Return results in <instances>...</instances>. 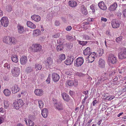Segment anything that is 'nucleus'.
Listing matches in <instances>:
<instances>
[{"label":"nucleus","instance_id":"37","mask_svg":"<svg viewBox=\"0 0 126 126\" xmlns=\"http://www.w3.org/2000/svg\"><path fill=\"white\" fill-rule=\"evenodd\" d=\"M39 106L40 108L41 109L44 107V104L43 101L41 100H39L38 101Z\"/></svg>","mask_w":126,"mask_h":126},{"label":"nucleus","instance_id":"2","mask_svg":"<svg viewBox=\"0 0 126 126\" xmlns=\"http://www.w3.org/2000/svg\"><path fill=\"white\" fill-rule=\"evenodd\" d=\"M96 57V54L95 52L91 53L86 58V61L88 63H92L94 60L95 58Z\"/></svg>","mask_w":126,"mask_h":126},{"label":"nucleus","instance_id":"9","mask_svg":"<svg viewBox=\"0 0 126 126\" xmlns=\"http://www.w3.org/2000/svg\"><path fill=\"white\" fill-rule=\"evenodd\" d=\"M53 63V59L50 57L48 58L47 59V62H46V68H50Z\"/></svg>","mask_w":126,"mask_h":126},{"label":"nucleus","instance_id":"56","mask_svg":"<svg viewBox=\"0 0 126 126\" xmlns=\"http://www.w3.org/2000/svg\"><path fill=\"white\" fill-rule=\"evenodd\" d=\"M123 15L124 17H126V9H125L123 12Z\"/></svg>","mask_w":126,"mask_h":126},{"label":"nucleus","instance_id":"22","mask_svg":"<svg viewBox=\"0 0 126 126\" xmlns=\"http://www.w3.org/2000/svg\"><path fill=\"white\" fill-rule=\"evenodd\" d=\"M91 49L90 48H86L83 51V53L84 55H87L91 54Z\"/></svg>","mask_w":126,"mask_h":126},{"label":"nucleus","instance_id":"44","mask_svg":"<svg viewBox=\"0 0 126 126\" xmlns=\"http://www.w3.org/2000/svg\"><path fill=\"white\" fill-rule=\"evenodd\" d=\"M65 74L67 75L70 76L72 75V73L71 71L68 70L65 72Z\"/></svg>","mask_w":126,"mask_h":126},{"label":"nucleus","instance_id":"43","mask_svg":"<svg viewBox=\"0 0 126 126\" xmlns=\"http://www.w3.org/2000/svg\"><path fill=\"white\" fill-rule=\"evenodd\" d=\"M34 33L37 35H39L40 33V31L38 29H36L34 30L33 32Z\"/></svg>","mask_w":126,"mask_h":126},{"label":"nucleus","instance_id":"39","mask_svg":"<svg viewBox=\"0 0 126 126\" xmlns=\"http://www.w3.org/2000/svg\"><path fill=\"white\" fill-rule=\"evenodd\" d=\"M35 67L36 70H40L42 68V66L38 64H36L35 65Z\"/></svg>","mask_w":126,"mask_h":126},{"label":"nucleus","instance_id":"30","mask_svg":"<svg viewBox=\"0 0 126 126\" xmlns=\"http://www.w3.org/2000/svg\"><path fill=\"white\" fill-rule=\"evenodd\" d=\"M69 4L70 6L72 7H74L76 6L77 5V3L74 0L69 1Z\"/></svg>","mask_w":126,"mask_h":126},{"label":"nucleus","instance_id":"62","mask_svg":"<svg viewBox=\"0 0 126 126\" xmlns=\"http://www.w3.org/2000/svg\"><path fill=\"white\" fill-rule=\"evenodd\" d=\"M55 24L56 25L59 26L60 24V23L59 21H56L55 22Z\"/></svg>","mask_w":126,"mask_h":126},{"label":"nucleus","instance_id":"63","mask_svg":"<svg viewBox=\"0 0 126 126\" xmlns=\"http://www.w3.org/2000/svg\"><path fill=\"white\" fill-rule=\"evenodd\" d=\"M73 38L72 36H67V38L68 40H69L72 39Z\"/></svg>","mask_w":126,"mask_h":126},{"label":"nucleus","instance_id":"1","mask_svg":"<svg viewBox=\"0 0 126 126\" xmlns=\"http://www.w3.org/2000/svg\"><path fill=\"white\" fill-rule=\"evenodd\" d=\"M11 73L13 76L17 77L20 74V69L18 67H14L11 69Z\"/></svg>","mask_w":126,"mask_h":126},{"label":"nucleus","instance_id":"36","mask_svg":"<svg viewBox=\"0 0 126 126\" xmlns=\"http://www.w3.org/2000/svg\"><path fill=\"white\" fill-rule=\"evenodd\" d=\"M16 103H17V102L16 101H14L13 104V106L15 109H16V110H18L20 107L17 103L16 104Z\"/></svg>","mask_w":126,"mask_h":126},{"label":"nucleus","instance_id":"31","mask_svg":"<svg viewBox=\"0 0 126 126\" xmlns=\"http://www.w3.org/2000/svg\"><path fill=\"white\" fill-rule=\"evenodd\" d=\"M97 51V53H98L99 54V56H101L104 52V50L103 49L100 48H98Z\"/></svg>","mask_w":126,"mask_h":126},{"label":"nucleus","instance_id":"58","mask_svg":"<svg viewBox=\"0 0 126 126\" xmlns=\"http://www.w3.org/2000/svg\"><path fill=\"white\" fill-rule=\"evenodd\" d=\"M77 75L79 76H82L83 75L82 74V73H81L79 72L77 73Z\"/></svg>","mask_w":126,"mask_h":126},{"label":"nucleus","instance_id":"53","mask_svg":"<svg viewBox=\"0 0 126 126\" xmlns=\"http://www.w3.org/2000/svg\"><path fill=\"white\" fill-rule=\"evenodd\" d=\"M34 47H42L41 46L40 44H35L34 45Z\"/></svg>","mask_w":126,"mask_h":126},{"label":"nucleus","instance_id":"33","mask_svg":"<svg viewBox=\"0 0 126 126\" xmlns=\"http://www.w3.org/2000/svg\"><path fill=\"white\" fill-rule=\"evenodd\" d=\"M10 37H5L3 38V42H5L6 44H9V41L10 40Z\"/></svg>","mask_w":126,"mask_h":126},{"label":"nucleus","instance_id":"60","mask_svg":"<svg viewBox=\"0 0 126 126\" xmlns=\"http://www.w3.org/2000/svg\"><path fill=\"white\" fill-rule=\"evenodd\" d=\"M84 37L85 39L87 40H89L90 38L88 36L86 35H85Z\"/></svg>","mask_w":126,"mask_h":126},{"label":"nucleus","instance_id":"51","mask_svg":"<svg viewBox=\"0 0 126 126\" xmlns=\"http://www.w3.org/2000/svg\"><path fill=\"white\" fill-rule=\"evenodd\" d=\"M59 42H60V44L59 43H58L57 44V47L58 46L60 47H62V45L63 43H62V41H61L60 40H59Z\"/></svg>","mask_w":126,"mask_h":126},{"label":"nucleus","instance_id":"48","mask_svg":"<svg viewBox=\"0 0 126 126\" xmlns=\"http://www.w3.org/2000/svg\"><path fill=\"white\" fill-rule=\"evenodd\" d=\"M101 106L102 107L101 110L102 111H104L107 108V106L104 105H100V106Z\"/></svg>","mask_w":126,"mask_h":126},{"label":"nucleus","instance_id":"15","mask_svg":"<svg viewBox=\"0 0 126 126\" xmlns=\"http://www.w3.org/2000/svg\"><path fill=\"white\" fill-rule=\"evenodd\" d=\"M20 89L18 87V86L17 85H15L12 87V90L13 93H15L19 92Z\"/></svg>","mask_w":126,"mask_h":126},{"label":"nucleus","instance_id":"16","mask_svg":"<svg viewBox=\"0 0 126 126\" xmlns=\"http://www.w3.org/2000/svg\"><path fill=\"white\" fill-rule=\"evenodd\" d=\"M43 91L42 89H37L35 90L34 93L37 95L41 96L43 95Z\"/></svg>","mask_w":126,"mask_h":126},{"label":"nucleus","instance_id":"34","mask_svg":"<svg viewBox=\"0 0 126 126\" xmlns=\"http://www.w3.org/2000/svg\"><path fill=\"white\" fill-rule=\"evenodd\" d=\"M4 107L5 109H7L8 107L10 105L9 101L7 100H5L4 102Z\"/></svg>","mask_w":126,"mask_h":126},{"label":"nucleus","instance_id":"24","mask_svg":"<svg viewBox=\"0 0 126 126\" xmlns=\"http://www.w3.org/2000/svg\"><path fill=\"white\" fill-rule=\"evenodd\" d=\"M17 43V41L14 38L10 37L9 44L11 45L12 44H15Z\"/></svg>","mask_w":126,"mask_h":126},{"label":"nucleus","instance_id":"14","mask_svg":"<svg viewBox=\"0 0 126 126\" xmlns=\"http://www.w3.org/2000/svg\"><path fill=\"white\" fill-rule=\"evenodd\" d=\"M98 5L100 8L103 10H105L107 9V7L103 1L100 2Z\"/></svg>","mask_w":126,"mask_h":126},{"label":"nucleus","instance_id":"28","mask_svg":"<svg viewBox=\"0 0 126 126\" xmlns=\"http://www.w3.org/2000/svg\"><path fill=\"white\" fill-rule=\"evenodd\" d=\"M4 94L6 96H9L11 94V91L7 89H5L3 91Z\"/></svg>","mask_w":126,"mask_h":126},{"label":"nucleus","instance_id":"20","mask_svg":"<svg viewBox=\"0 0 126 126\" xmlns=\"http://www.w3.org/2000/svg\"><path fill=\"white\" fill-rule=\"evenodd\" d=\"M27 58L26 56H22L20 59V62L21 64L24 65L27 62Z\"/></svg>","mask_w":126,"mask_h":126},{"label":"nucleus","instance_id":"27","mask_svg":"<svg viewBox=\"0 0 126 126\" xmlns=\"http://www.w3.org/2000/svg\"><path fill=\"white\" fill-rule=\"evenodd\" d=\"M59 60H58V62H61L62 61L64 60L65 59V56L63 54L60 55L59 57Z\"/></svg>","mask_w":126,"mask_h":126},{"label":"nucleus","instance_id":"35","mask_svg":"<svg viewBox=\"0 0 126 126\" xmlns=\"http://www.w3.org/2000/svg\"><path fill=\"white\" fill-rule=\"evenodd\" d=\"M16 101L17 102V103H16L17 104V103L20 107L23 105L24 103L23 101L21 99H19L17 100V101L16 100Z\"/></svg>","mask_w":126,"mask_h":126},{"label":"nucleus","instance_id":"26","mask_svg":"<svg viewBox=\"0 0 126 126\" xmlns=\"http://www.w3.org/2000/svg\"><path fill=\"white\" fill-rule=\"evenodd\" d=\"M31 18L36 21H39L40 20V16L38 15H33L31 16Z\"/></svg>","mask_w":126,"mask_h":126},{"label":"nucleus","instance_id":"42","mask_svg":"<svg viewBox=\"0 0 126 126\" xmlns=\"http://www.w3.org/2000/svg\"><path fill=\"white\" fill-rule=\"evenodd\" d=\"M114 96H107L105 98V99L107 100H110L114 98Z\"/></svg>","mask_w":126,"mask_h":126},{"label":"nucleus","instance_id":"12","mask_svg":"<svg viewBox=\"0 0 126 126\" xmlns=\"http://www.w3.org/2000/svg\"><path fill=\"white\" fill-rule=\"evenodd\" d=\"M52 78L54 81L56 82L59 80L60 79V76L57 73H54L52 74Z\"/></svg>","mask_w":126,"mask_h":126},{"label":"nucleus","instance_id":"38","mask_svg":"<svg viewBox=\"0 0 126 126\" xmlns=\"http://www.w3.org/2000/svg\"><path fill=\"white\" fill-rule=\"evenodd\" d=\"M73 82L72 80H68L67 81L66 85H68L69 86H72L73 85Z\"/></svg>","mask_w":126,"mask_h":126},{"label":"nucleus","instance_id":"25","mask_svg":"<svg viewBox=\"0 0 126 126\" xmlns=\"http://www.w3.org/2000/svg\"><path fill=\"white\" fill-rule=\"evenodd\" d=\"M12 61L16 63L18 61L17 56L16 54H12L11 57Z\"/></svg>","mask_w":126,"mask_h":126},{"label":"nucleus","instance_id":"54","mask_svg":"<svg viewBox=\"0 0 126 126\" xmlns=\"http://www.w3.org/2000/svg\"><path fill=\"white\" fill-rule=\"evenodd\" d=\"M72 29V27L70 26H67L66 29V30L67 31H70Z\"/></svg>","mask_w":126,"mask_h":126},{"label":"nucleus","instance_id":"45","mask_svg":"<svg viewBox=\"0 0 126 126\" xmlns=\"http://www.w3.org/2000/svg\"><path fill=\"white\" fill-rule=\"evenodd\" d=\"M123 37L121 36H120L117 38L116 39V42H119L120 41H121Z\"/></svg>","mask_w":126,"mask_h":126},{"label":"nucleus","instance_id":"49","mask_svg":"<svg viewBox=\"0 0 126 126\" xmlns=\"http://www.w3.org/2000/svg\"><path fill=\"white\" fill-rule=\"evenodd\" d=\"M60 36V34L58 33L55 35H53L52 36V37L54 38H57L59 37Z\"/></svg>","mask_w":126,"mask_h":126},{"label":"nucleus","instance_id":"21","mask_svg":"<svg viewBox=\"0 0 126 126\" xmlns=\"http://www.w3.org/2000/svg\"><path fill=\"white\" fill-rule=\"evenodd\" d=\"M117 6V4L116 3H114L109 7V10L110 11H114L116 9Z\"/></svg>","mask_w":126,"mask_h":126},{"label":"nucleus","instance_id":"13","mask_svg":"<svg viewBox=\"0 0 126 126\" xmlns=\"http://www.w3.org/2000/svg\"><path fill=\"white\" fill-rule=\"evenodd\" d=\"M73 57H69L65 61V63L67 65H70L73 62Z\"/></svg>","mask_w":126,"mask_h":126},{"label":"nucleus","instance_id":"61","mask_svg":"<svg viewBox=\"0 0 126 126\" xmlns=\"http://www.w3.org/2000/svg\"><path fill=\"white\" fill-rule=\"evenodd\" d=\"M78 85V82L77 81H75L74 82H73V85L75 86H76Z\"/></svg>","mask_w":126,"mask_h":126},{"label":"nucleus","instance_id":"3","mask_svg":"<svg viewBox=\"0 0 126 126\" xmlns=\"http://www.w3.org/2000/svg\"><path fill=\"white\" fill-rule=\"evenodd\" d=\"M84 62V60L82 57H79L74 61V64L76 67L81 66Z\"/></svg>","mask_w":126,"mask_h":126},{"label":"nucleus","instance_id":"40","mask_svg":"<svg viewBox=\"0 0 126 126\" xmlns=\"http://www.w3.org/2000/svg\"><path fill=\"white\" fill-rule=\"evenodd\" d=\"M32 49L33 51L34 52H37L38 51H40L41 50V48H30V49Z\"/></svg>","mask_w":126,"mask_h":126},{"label":"nucleus","instance_id":"52","mask_svg":"<svg viewBox=\"0 0 126 126\" xmlns=\"http://www.w3.org/2000/svg\"><path fill=\"white\" fill-rule=\"evenodd\" d=\"M4 120V117H0V124L3 122Z\"/></svg>","mask_w":126,"mask_h":126},{"label":"nucleus","instance_id":"18","mask_svg":"<svg viewBox=\"0 0 126 126\" xmlns=\"http://www.w3.org/2000/svg\"><path fill=\"white\" fill-rule=\"evenodd\" d=\"M104 73L103 74V76L101 77L100 79L99 80H100L101 82L106 80L107 79L108 77L107 73V72H104Z\"/></svg>","mask_w":126,"mask_h":126},{"label":"nucleus","instance_id":"46","mask_svg":"<svg viewBox=\"0 0 126 126\" xmlns=\"http://www.w3.org/2000/svg\"><path fill=\"white\" fill-rule=\"evenodd\" d=\"M6 9L8 12H11L12 10L11 6L10 5H8L6 7Z\"/></svg>","mask_w":126,"mask_h":126},{"label":"nucleus","instance_id":"7","mask_svg":"<svg viewBox=\"0 0 126 126\" xmlns=\"http://www.w3.org/2000/svg\"><path fill=\"white\" fill-rule=\"evenodd\" d=\"M0 22L1 25L4 27H7L8 24V20L7 18L6 17H2L0 20Z\"/></svg>","mask_w":126,"mask_h":126},{"label":"nucleus","instance_id":"57","mask_svg":"<svg viewBox=\"0 0 126 126\" xmlns=\"http://www.w3.org/2000/svg\"><path fill=\"white\" fill-rule=\"evenodd\" d=\"M101 20L102 21L106 22L107 21V19L106 18H104L103 17H101Z\"/></svg>","mask_w":126,"mask_h":126},{"label":"nucleus","instance_id":"4","mask_svg":"<svg viewBox=\"0 0 126 126\" xmlns=\"http://www.w3.org/2000/svg\"><path fill=\"white\" fill-rule=\"evenodd\" d=\"M98 66L101 68H104L103 70L104 72H107V69L105 68V61L102 59H100L98 61Z\"/></svg>","mask_w":126,"mask_h":126},{"label":"nucleus","instance_id":"55","mask_svg":"<svg viewBox=\"0 0 126 126\" xmlns=\"http://www.w3.org/2000/svg\"><path fill=\"white\" fill-rule=\"evenodd\" d=\"M97 101L96 100H94L92 104L93 106H94L95 104L97 103Z\"/></svg>","mask_w":126,"mask_h":126},{"label":"nucleus","instance_id":"17","mask_svg":"<svg viewBox=\"0 0 126 126\" xmlns=\"http://www.w3.org/2000/svg\"><path fill=\"white\" fill-rule=\"evenodd\" d=\"M25 121L26 124L28 126H32L34 125V123L29 119L25 118Z\"/></svg>","mask_w":126,"mask_h":126},{"label":"nucleus","instance_id":"50","mask_svg":"<svg viewBox=\"0 0 126 126\" xmlns=\"http://www.w3.org/2000/svg\"><path fill=\"white\" fill-rule=\"evenodd\" d=\"M50 75L49 74L48 77L46 81L48 84H49L50 82Z\"/></svg>","mask_w":126,"mask_h":126},{"label":"nucleus","instance_id":"5","mask_svg":"<svg viewBox=\"0 0 126 126\" xmlns=\"http://www.w3.org/2000/svg\"><path fill=\"white\" fill-rule=\"evenodd\" d=\"M116 58L113 55H110L108 57V61L109 63L115 64L117 61Z\"/></svg>","mask_w":126,"mask_h":126},{"label":"nucleus","instance_id":"8","mask_svg":"<svg viewBox=\"0 0 126 126\" xmlns=\"http://www.w3.org/2000/svg\"><path fill=\"white\" fill-rule=\"evenodd\" d=\"M123 51L119 53L118 55L119 58L123 59L126 58V48H123Z\"/></svg>","mask_w":126,"mask_h":126},{"label":"nucleus","instance_id":"41","mask_svg":"<svg viewBox=\"0 0 126 126\" xmlns=\"http://www.w3.org/2000/svg\"><path fill=\"white\" fill-rule=\"evenodd\" d=\"M78 41L79 44L82 46L86 45L87 43V42L86 41H81L79 40H78Z\"/></svg>","mask_w":126,"mask_h":126},{"label":"nucleus","instance_id":"47","mask_svg":"<svg viewBox=\"0 0 126 126\" xmlns=\"http://www.w3.org/2000/svg\"><path fill=\"white\" fill-rule=\"evenodd\" d=\"M33 69L31 67H28L26 69V70L27 72L29 73L31 72L32 71Z\"/></svg>","mask_w":126,"mask_h":126},{"label":"nucleus","instance_id":"59","mask_svg":"<svg viewBox=\"0 0 126 126\" xmlns=\"http://www.w3.org/2000/svg\"><path fill=\"white\" fill-rule=\"evenodd\" d=\"M117 13L118 14L117 15L118 16H119V18H120L121 17V16L122 15V13L121 12L119 11L118 12H117Z\"/></svg>","mask_w":126,"mask_h":126},{"label":"nucleus","instance_id":"64","mask_svg":"<svg viewBox=\"0 0 126 126\" xmlns=\"http://www.w3.org/2000/svg\"><path fill=\"white\" fill-rule=\"evenodd\" d=\"M88 91H84L83 92V94H84L85 95L88 94Z\"/></svg>","mask_w":126,"mask_h":126},{"label":"nucleus","instance_id":"11","mask_svg":"<svg viewBox=\"0 0 126 126\" xmlns=\"http://www.w3.org/2000/svg\"><path fill=\"white\" fill-rule=\"evenodd\" d=\"M61 96L64 100L66 102H68L70 100V98L69 96L65 93H63L61 94Z\"/></svg>","mask_w":126,"mask_h":126},{"label":"nucleus","instance_id":"6","mask_svg":"<svg viewBox=\"0 0 126 126\" xmlns=\"http://www.w3.org/2000/svg\"><path fill=\"white\" fill-rule=\"evenodd\" d=\"M54 105L56 109L58 110H62L63 109V104L61 102H56L54 103Z\"/></svg>","mask_w":126,"mask_h":126},{"label":"nucleus","instance_id":"10","mask_svg":"<svg viewBox=\"0 0 126 126\" xmlns=\"http://www.w3.org/2000/svg\"><path fill=\"white\" fill-rule=\"evenodd\" d=\"M111 24L112 27L114 28H118L120 26V24L119 21L115 19L113 20L111 22Z\"/></svg>","mask_w":126,"mask_h":126},{"label":"nucleus","instance_id":"29","mask_svg":"<svg viewBox=\"0 0 126 126\" xmlns=\"http://www.w3.org/2000/svg\"><path fill=\"white\" fill-rule=\"evenodd\" d=\"M27 25L28 26L32 29H34L36 27V26L35 24L30 21L27 22Z\"/></svg>","mask_w":126,"mask_h":126},{"label":"nucleus","instance_id":"19","mask_svg":"<svg viewBox=\"0 0 126 126\" xmlns=\"http://www.w3.org/2000/svg\"><path fill=\"white\" fill-rule=\"evenodd\" d=\"M48 114L47 110L46 109H43L42 111V115L43 117L44 118H46L47 117Z\"/></svg>","mask_w":126,"mask_h":126},{"label":"nucleus","instance_id":"23","mask_svg":"<svg viewBox=\"0 0 126 126\" xmlns=\"http://www.w3.org/2000/svg\"><path fill=\"white\" fill-rule=\"evenodd\" d=\"M17 28L18 32L20 34H23L25 32L24 28L23 26L20 25H18L17 26Z\"/></svg>","mask_w":126,"mask_h":126},{"label":"nucleus","instance_id":"32","mask_svg":"<svg viewBox=\"0 0 126 126\" xmlns=\"http://www.w3.org/2000/svg\"><path fill=\"white\" fill-rule=\"evenodd\" d=\"M81 11L82 14L86 15L88 13V12L86 9V8L83 5H82L81 6Z\"/></svg>","mask_w":126,"mask_h":126}]
</instances>
